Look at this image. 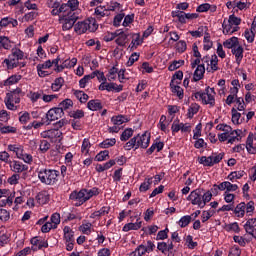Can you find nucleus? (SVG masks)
<instances>
[{
    "instance_id": "nucleus-1",
    "label": "nucleus",
    "mask_w": 256,
    "mask_h": 256,
    "mask_svg": "<svg viewBox=\"0 0 256 256\" xmlns=\"http://www.w3.org/2000/svg\"><path fill=\"white\" fill-rule=\"evenodd\" d=\"M64 14L59 16V23L62 25V31H70L73 29V25L77 23L79 17V0H68L67 3L62 4ZM77 13V14H76Z\"/></svg>"
},
{
    "instance_id": "nucleus-2",
    "label": "nucleus",
    "mask_w": 256,
    "mask_h": 256,
    "mask_svg": "<svg viewBox=\"0 0 256 256\" xmlns=\"http://www.w3.org/2000/svg\"><path fill=\"white\" fill-rule=\"evenodd\" d=\"M99 195V188L93 187L90 189L82 188L80 191H73L70 194L71 201H74L75 207H81L84 203H87L93 197Z\"/></svg>"
},
{
    "instance_id": "nucleus-3",
    "label": "nucleus",
    "mask_w": 256,
    "mask_h": 256,
    "mask_svg": "<svg viewBox=\"0 0 256 256\" xmlns=\"http://www.w3.org/2000/svg\"><path fill=\"white\" fill-rule=\"evenodd\" d=\"M151 143V134L149 132H144L143 134H138L130 139L125 145V151H131V149H147Z\"/></svg>"
},
{
    "instance_id": "nucleus-4",
    "label": "nucleus",
    "mask_w": 256,
    "mask_h": 256,
    "mask_svg": "<svg viewBox=\"0 0 256 256\" xmlns=\"http://www.w3.org/2000/svg\"><path fill=\"white\" fill-rule=\"evenodd\" d=\"M211 199H213V194L210 191L202 194L199 189L193 190L187 197V201H190L192 205H196L199 209H204Z\"/></svg>"
},
{
    "instance_id": "nucleus-5",
    "label": "nucleus",
    "mask_w": 256,
    "mask_h": 256,
    "mask_svg": "<svg viewBox=\"0 0 256 256\" xmlns=\"http://www.w3.org/2000/svg\"><path fill=\"white\" fill-rule=\"evenodd\" d=\"M23 59H25V52L19 48H12L11 54L3 60L2 65L8 70L15 69L19 67V61Z\"/></svg>"
},
{
    "instance_id": "nucleus-6",
    "label": "nucleus",
    "mask_w": 256,
    "mask_h": 256,
    "mask_svg": "<svg viewBox=\"0 0 256 256\" xmlns=\"http://www.w3.org/2000/svg\"><path fill=\"white\" fill-rule=\"evenodd\" d=\"M38 179L43 185H55L59 181V171L41 168L38 170Z\"/></svg>"
},
{
    "instance_id": "nucleus-7",
    "label": "nucleus",
    "mask_w": 256,
    "mask_h": 256,
    "mask_svg": "<svg viewBox=\"0 0 256 256\" xmlns=\"http://www.w3.org/2000/svg\"><path fill=\"white\" fill-rule=\"evenodd\" d=\"M215 88L207 87L205 91H198L194 93L195 99L201 101L202 105H209L215 107Z\"/></svg>"
},
{
    "instance_id": "nucleus-8",
    "label": "nucleus",
    "mask_w": 256,
    "mask_h": 256,
    "mask_svg": "<svg viewBox=\"0 0 256 256\" xmlns=\"http://www.w3.org/2000/svg\"><path fill=\"white\" fill-rule=\"evenodd\" d=\"M73 27L77 35H83V33H87V31L95 33V30L98 29L99 25H97L95 18H88L84 21L77 22Z\"/></svg>"
},
{
    "instance_id": "nucleus-9",
    "label": "nucleus",
    "mask_w": 256,
    "mask_h": 256,
    "mask_svg": "<svg viewBox=\"0 0 256 256\" xmlns=\"http://www.w3.org/2000/svg\"><path fill=\"white\" fill-rule=\"evenodd\" d=\"M235 217H238V219H243L245 215L248 217L253 216V213H255V202L249 201L248 203L240 202L239 204L234 206L233 211Z\"/></svg>"
},
{
    "instance_id": "nucleus-10",
    "label": "nucleus",
    "mask_w": 256,
    "mask_h": 256,
    "mask_svg": "<svg viewBox=\"0 0 256 256\" xmlns=\"http://www.w3.org/2000/svg\"><path fill=\"white\" fill-rule=\"evenodd\" d=\"M223 161V153L212 154L211 156H202L198 158V162L203 167H213V165H217Z\"/></svg>"
},
{
    "instance_id": "nucleus-11",
    "label": "nucleus",
    "mask_w": 256,
    "mask_h": 256,
    "mask_svg": "<svg viewBox=\"0 0 256 256\" xmlns=\"http://www.w3.org/2000/svg\"><path fill=\"white\" fill-rule=\"evenodd\" d=\"M64 241L66 245V251H71L75 247V231L69 226L63 228Z\"/></svg>"
},
{
    "instance_id": "nucleus-12",
    "label": "nucleus",
    "mask_w": 256,
    "mask_h": 256,
    "mask_svg": "<svg viewBox=\"0 0 256 256\" xmlns=\"http://www.w3.org/2000/svg\"><path fill=\"white\" fill-rule=\"evenodd\" d=\"M4 103L10 111H17V106H15V104L21 103V98L15 92L7 93Z\"/></svg>"
},
{
    "instance_id": "nucleus-13",
    "label": "nucleus",
    "mask_w": 256,
    "mask_h": 256,
    "mask_svg": "<svg viewBox=\"0 0 256 256\" xmlns=\"http://www.w3.org/2000/svg\"><path fill=\"white\" fill-rule=\"evenodd\" d=\"M9 167L10 170L16 175H21V173H26V171H29V166L18 160H12Z\"/></svg>"
},
{
    "instance_id": "nucleus-14",
    "label": "nucleus",
    "mask_w": 256,
    "mask_h": 256,
    "mask_svg": "<svg viewBox=\"0 0 256 256\" xmlns=\"http://www.w3.org/2000/svg\"><path fill=\"white\" fill-rule=\"evenodd\" d=\"M216 129L217 131H223V133L218 134V140L220 143H225V141L229 143V132L231 131V126L227 124H218Z\"/></svg>"
},
{
    "instance_id": "nucleus-15",
    "label": "nucleus",
    "mask_w": 256,
    "mask_h": 256,
    "mask_svg": "<svg viewBox=\"0 0 256 256\" xmlns=\"http://www.w3.org/2000/svg\"><path fill=\"white\" fill-rule=\"evenodd\" d=\"M47 5L49 9H52L50 13L53 17H57V15H60L61 13L64 15L63 4H61V2L57 0H50Z\"/></svg>"
},
{
    "instance_id": "nucleus-16",
    "label": "nucleus",
    "mask_w": 256,
    "mask_h": 256,
    "mask_svg": "<svg viewBox=\"0 0 256 256\" xmlns=\"http://www.w3.org/2000/svg\"><path fill=\"white\" fill-rule=\"evenodd\" d=\"M98 89L99 91H116V93H121V91H123V85H117L116 83L101 82Z\"/></svg>"
},
{
    "instance_id": "nucleus-17",
    "label": "nucleus",
    "mask_w": 256,
    "mask_h": 256,
    "mask_svg": "<svg viewBox=\"0 0 256 256\" xmlns=\"http://www.w3.org/2000/svg\"><path fill=\"white\" fill-rule=\"evenodd\" d=\"M65 115V112L63 109L59 107L51 108L47 113H46V118L48 121H57V119H61Z\"/></svg>"
},
{
    "instance_id": "nucleus-18",
    "label": "nucleus",
    "mask_w": 256,
    "mask_h": 256,
    "mask_svg": "<svg viewBox=\"0 0 256 256\" xmlns=\"http://www.w3.org/2000/svg\"><path fill=\"white\" fill-rule=\"evenodd\" d=\"M241 135H243V130H233V128H231V131L228 134V145H233V143H239V141L243 139V136Z\"/></svg>"
},
{
    "instance_id": "nucleus-19",
    "label": "nucleus",
    "mask_w": 256,
    "mask_h": 256,
    "mask_svg": "<svg viewBox=\"0 0 256 256\" xmlns=\"http://www.w3.org/2000/svg\"><path fill=\"white\" fill-rule=\"evenodd\" d=\"M244 229L248 235L256 240V218H250L244 224Z\"/></svg>"
},
{
    "instance_id": "nucleus-20",
    "label": "nucleus",
    "mask_w": 256,
    "mask_h": 256,
    "mask_svg": "<svg viewBox=\"0 0 256 256\" xmlns=\"http://www.w3.org/2000/svg\"><path fill=\"white\" fill-rule=\"evenodd\" d=\"M180 83L181 82H179V81L171 80L170 89H171L172 93L178 97V99H183L185 97V93L183 91V88H181V86H179Z\"/></svg>"
},
{
    "instance_id": "nucleus-21",
    "label": "nucleus",
    "mask_w": 256,
    "mask_h": 256,
    "mask_svg": "<svg viewBox=\"0 0 256 256\" xmlns=\"http://www.w3.org/2000/svg\"><path fill=\"white\" fill-rule=\"evenodd\" d=\"M16 157L17 159L24 161V163H27V165H31V163H33V156L29 153H25L23 146H20V149L16 153Z\"/></svg>"
},
{
    "instance_id": "nucleus-22",
    "label": "nucleus",
    "mask_w": 256,
    "mask_h": 256,
    "mask_svg": "<svg viewBox=\"0 0 256 256\" xmlns=\"http://www.w3.org/2000/svg\"><path fill=\"white\" fill-rule=\"evenodd\" d=\"M141 227H143V221H140V219L138 218L134 223L130 222L125 224L122 228V231L124 233H129V231H139Z\"/></svg>"
},
{
    "instance_id": "nucleus-23",
    "label": "nucleus",
    "mask_w": 256,
    "mask_h": 256,
    "mask_svg": "<svg viewBox=\"0 0 256 256\" xmlns=\"http://www.w3.org/2000/svg\"><path fill=\"white\" fill-rule=\"evenodd\" d=\"M32 251H39L41 249H47L49 243L45 240H39V238L34 237L31 239Z\"/></svg>"
},
{
    "instance_id": "nucleus-24",
    "label": "nucleus",
    "mask_w": 256,
    "mask_h": 256,
    "mask_svg": "<svg viewBox=\"0 0 256 256\" xmlns=\"http://www.w3.org/2000/svg\"><path fill=\"white\" fill-rule=\"evenodd\" d=\"M222 28L224 35H233V33H237V31H239V26H234L229 22V20L227 21V19H224Z\"/></svg>"
},
{
    "instance_id": "nucleus-25",
    "label": "nucleus",
    "mask_w": 256,
    "mask_h": 256,
    "mask_svg": "<svg viewBox=\"0 0 256 256\" xmlns=\"http://www.w3.org/2000/svg\"><path fill=\"white\" fill-rule=\"evenodd\" d=\"M40 135L43 139H59L63 133L58 129H50L43 131Z\"/></svg>"
},
{
    "instance_id": "nucleus-26",
    "label": "nucleus",
    "mask_w": 256,
    "mask_h": 256,
    "mask_svg": "<svg viewBox=\"0 0 256 256\" xmlns=\"http://www.w3.org/2000/svg\"><path fill=\"white\" fill-rule=\"evenodd\" d=\"M232 123L233 125H241L242 123H245V116H242L240 112L237 111V109L232 108Z\"/></svg>"
},
{
    "instance_id": "nucleus-27",
    "label": "nucleus",
    "mask_w": 256,
    "mask_h": 256,
    "mask_svg": "<svg viewBox=\"0 0 256 256\" xmlns=\"http://www.w3.org/2000/svg\"><path fill=\"white\" fill-rule=\"evenodd\" d=\"M109 211H111V207L109 206H103L98 211H94L90 215V219H100V217H105V215H109Z\"/></svg>"
},
{
    "instance_id": "nucleus-28",
    "label": "nucleus",
    "mask_w": 256,
    "mask_h": 256,
    "mask_svg": "<svg viewBox=\"0 0 256 256\" xmlns=\"http://www.w3.org/2000/svg\"><path fill=\"white\" fill-rule=\"evenodd\" d=\"M16 192L12 191V194L9 196H6V198H2L0 200V207H5L8 209V207H13V201L15 199Z\"/></svg>"
},
{
    "instance_id": "nucleus-29",
    "label": "nucleus",
    "mask_w": 256,
    "mask_h": 256,
    "mask_svg": "<svg viewBox=\"0 0 256 256\" xmlns=\"http://www.w3.org/2000/svg\"><path fill=\"white\" fill-rule=\"evenodd\" d=\"M232 55L235 56L237 65H241V61H243V46L238 44L235 48H233Z\"/></svg>"
},
{
    "instance_id": "nucleus-30",
    "label": "nucleus",
    "mask_w": 256,
    "mask_h": 256,
    "mask_svg": "<svg viewBox=\"0 0 256 256\" xmlns=\"http://www.w3.org/2000/svg\"><path fill=\"white\" fill-rule=\"evenodd\" d=\"M205 75V64H200L196 67L194 74H193V79L194 81H201Z\"/></svg>"
},
{
    "instance_id": "nucleus-31",
    "label": "nucleus",
    "mask_w": 256,
    "mask_h": 256,
    "mask_svg": "<svg viewBox=\"0 0 256 256\" xmlns=\"http://www.w3.org/2000/svg\"><path fill=\"white\" fill-rule=\"evenodd\" d=\"M1 48L10 51V49H13V41L7 36H0V49Z\"/></svg>"
},
{
    "instance_id": "nucleus-32",
    "label": "nucleus",
    "mask_w": 256,
    "mask_h": 256,
    "mask_svg": "<svg viewBox=\"0 0 256 256\" xmlns=\"http://www.w3.org/2000/svg\"><path fill=\"white\" fill-rule=\"evenodd\" d=\"M171 15L173 18H176L182 25H185V23H187V16L184 11L174 10L171 12Z\"/></svg>"
},
{
    "instance_id": "nucleus-33",
    "label": "nucleus",
    "mask_w": 256,
    "mask_h": 256,
    "mask_svg": "<svg viewBox=\"0 0 256 256\" xmlns=\"http://www.w3.org/2000/svg\"><path fill=\"white\" fill-rule=\"evenodd\" d=\"M246 151L249 155H256V147L253 145V135L249 134L246 139Z\"/></svg>"
},
{
    "instance_id": "nucleus-34",
    "label": "nucleus",
    "mask_w": 256,
    "mask_h": 256,
    "mask_svg": "<svg viewBox=\"0 0 256 256\" xmlns=\"http://www.w3.org/2000/svg\"><path fill=\"white\" fill-rule=\"evenodd\" d=\"M219 58H217V55H212L210 58V63L208 64L207 67V71H212V73H214V71H218L219 70Z\"/></svg>"
},
{
    "instance_id": "nucleus-35",
    "label": "nucleus",
    "mask_w": 256,
    "mask_h": 256,
    "mask_svg": "<svg viewBox=\"0 0 256 256\" xmlns=\"http://www.w3.org/2000/svg\"><path fill=\"white\" fill-rule=\"evenodd\" d=\"M223 45L226 49H235V47H238L239 44V38L233 36L230 39H227L223 42Z\"/></svg>"
},
{
    "instance_id": "nucleus-36",
    "label": "nucleus",
    "mask_w": 256,
    "mask_h": 256,
    "mask_svg": "<svg viewBox=\"0 0 256 256\" xmlns=\"http://www.w3.org/2000/svg\"><path fill=\"white\" fill-rule=\"evenodd\" d=\"M8 25H12V27H17V25H19V21L11 17H4L0 20V27H8Z\"/></svg>"
},
{
    "instance_id": "nucleus-37",
    "label": "nucleus",
    "mask_w": 256,
    "mask_h": 256,
    "mask_svg": "<svg viewBox=\"0 0 256 256\" xmlns=\"http://www.w3.org/2000/svg\"><path fill=\"white\" fill-rule=\"evenodd\" d=\"M21 79V75L14 74L3 81L4 87H11V85H17V82Z\"/></svg>"
},
{
    "instance_id": "nucleus-38",
    "label": "nucleus",
    "mask_w": 256,
    "mask_h": 256,
    "mask_svg": "<svg viewBox=\"0 0 256 256\" xmlns=\"http://www.w3.org/2000/svg\"><path fill=\"white\" fill-rule=\"evenodd\" d=\"M158 128L163 131V133H169V122H167V116L162 115L160 117Z\"/></svg>"
},
{
    "instance_id": "nucleus-39",
    "label": "nucleus",
    "mask_w": 256,
    "mask_h": 256,
    "mask_svg": "<svg viewBox=\"0 0 256 256\" xmlns=\"http://www.w3.org/2000/svg\"><path fill=\"white\" fill-rule=\"evenodd\" d=\"M87 107L90 111H100V109H103V104L101 100H90L87 103Z\"/></svg>"
},
{
    "instance_id": "nucleus-40",
    "label": "nucleus",
    "mask_w": 256,
    "mask_h": 256,
    "mask_svg": "<svg viewBox=\"0 0 256 256\" xmlns=\"http://www.w3.org/2000/svg\"><path fill=\"white\" fill-rule=\"evenodd\" d=\"M79 230L83 235H91V233H93V224L91 222H83Z\"/></svg>"
},
{
    "instance_id": "nucleus-41",
    "label": "nucleus",
    "mask_w": 256,
    "mask_h": 256,
    "mask_svg": "<svg viewBox=\"0 0 256 256\" xmlns=\"http://www.w3.org/2000/svg\"><path fill=\"white\" fill-rule=\"evenodd\" d=\"M113 165H115V160H109L108 162H106L104 164H98L96 166V171L98 173H103V171H107V170L111 169L113 167Z\"/></svg>"
},
{
    "instance_id": "nucleus-42",
    "label": "nucleus",
    "mask_w": 256,
    "mask_h": 256,
    "mask_svg": "<svg viewBox=\"0 0 256 256\" xmlns=\"http://www.w3.org/2000/svg\"><path fill=\"white\" fill-rule=\"evenodd\" d=\"M113 125H123V123H129V118L125 115L113 116L111 118Z\"/></svg>"
},
{
    "instance_id": "nucleus-43",
    "label": "nucleus",
    "mask_w": 256,
    "mask_h": 256,
    "mask_svg": "<svg viewBox=\"0 0 256 256\" xmlns=\"http://www.w3.org/2000/svg\"><path fill=\"white\" fill-rule=\"evenodd\" d=\"M199 109H200L199 104L197 103L191 104L187 112L188 119H193V117H195V115L199 113Z\"/></svg>"
},
{
    "instance_id": "nucleus-44",
    "label": "nucleus",
    "mask_w": 256,
    "mask_h": 256,
    "mask_svg": "<svg viewBox=\"0 0 256 256\" xmlns=\"http://www.w3.org/2000/svg\"><path fill=\"white\" fill-rule=\"evenodd\" d=\"M65 83V79L63 77L56 78L51 85V89L54 92L61 91V87H63Z\"/></svg>"
},
{
    "instance_id": "nucleus-45",
    "label": "nucleus",
    "mask_w": 256,
    "mask_h": 256,
    "mask_svg": "<svg viewBox=\"0 0 256 256\" xmlns=\"http://www.w3.org/2000/svg\"><path fill=\"white\" fill-rule=\"evenodd\" d=\"M141 43H143V39H141V35L134 34L132 36V41L129 45V48L130 49H137V47H139V45H141Z\"/></svg>"
},
{
    "instance_id": "nucleus-46",
    "label": "nucleus",
    "mask_w": 256,
    "mask_h": 256,
    "mask_svg": "<svg viewBox=\"0 0 256 256\" xmlns=\"http://www.w3.org/2000/svg\"><path fill=\"white\" fill-rule=\"evenodd\" d=\"M91 149V141H89L88 138H84L82 141V146H81V153L87 157L89 155V151Z\"/></svg>"
},
{
    "instance_id": "nucleus-47",
    "label": "nucleus",
    "mask_w": 256,
    "mask_h": 256,
    "mask_svg": "<svg viewBox=\"0 0 256 256\" xmlns=\"http://www.w3.org/2000/svg\"><path fill=\"white\" fill-rule=\"evenodd\" d=\"M153 183V178H146L145 181L140 185V193H145L151 189V184Z\"/></svg>"
},
{
    "instance_id": "nucleus-48",
    "label": "nucleus",
    "mask_w": 256,
    "mask_h": 256,
    "mask_svg": "<svg viewBox=\"0 0 256 256\" xmlns=\"http://www.w3.org/2000/svg\"><path fill=\"white\" fill-rule=\"evenodd\" d=\"M91 79H95V74L85 75L82 79H80L79 87L81 89H85V87H87V84L91 81Z\"/></svg>"
},
{
    "instance_id": "nucleus-49",
    "label": "nucleus",
    "mask_w": 256,
    "mask_h": 256,
    "mask_svg": "<svg viewBox=\"0 0 256 256\" xmlns=\"http://www.w3.org/2000/svg\"><path fill=\"white\" fill-rule=\"evenodd\" d=\"M117 143L115 138H107L103 142L100 143L101 149H109V147H113Z\"/></svg>"
},
{
    "instance_id": "nucleus-50",
    "label": "nucleus",
    "mask_w": 256,
    "mask_h": 256,
    "mask_svg": "<svg viewBox=\"0 0 256 256\" xmlns=\"http://www.w3.org/2000/svg\"><path fill=\"white\" fill-rule=\"evenodd\" d=\"M28 97L31 101V103H37L38 99L43 98V90L37 91V92H30L28 94Z\"/></svg>"
},
{
    "instance_id": "nucleus-51",
    "label": "nucleus",
    "mask_w": 256,
    "mask_h": 256,
    "mask_svg": "<svg viewBox=\"0 0 256 256\" xmlns=\"http://www.w3.org/2000/svg\"><path fill=\"white\" fill-rule=\"evenodd\" d=\"M213 47V41H211V36L209 33H206L203 40V49L204 51H209Z\"/></svg>"
},
{
    "instance_id": "nucleus-52",
    "label": "nucleus",
    "mask_w": 256,
    "mask_h": 256,
    "mask_svg": "<svg viewBox=\"0 0 256 256\" xmlns=\"http://www.w3.org/2000/svg\"><path fill=\"white\" fill-rule=\"evenodd\" d=\"M30 120L31 114H29V112L25 111L19 113V121L22 125H27V123H29Z\"/></svg>"
},
{
    "instance_id": "nucleus-53",
    "label": "nucleus",
    "mask_w": 256,
    "mask_h": 256,
    "mask_svg": "<svg viewBox=\"0 0 256 256\" xmlns=\"http://www.w3.org/2000/svg\"><path fill=\"white\" fill-rule=\"evenodd\" d=\"M225 230L228 231V233H239V231H241V228H239V223L233 222L226 225Z\"/></svg>"
},
{
    "instance_id": "nucleus-54",
    "label": "nucleus",
    "mask_w": 256,
    "mask_h": 256,
    "mask_svg": "<svg viewBox=\"0 0 256 256\" xmlns=\"http://www.w3.org/2000/svg\"><path fill=\"white\" fill-rule=\"evenodd\" d=\"M50 223L54 226V229H57L59 224L61 223V214L53 213L50 217Z\"/></svg>"
},
{
    "instance_id": "nucleus-55",
    "label": "nucleus",
    "mask_w": 256,
    "mask_h": 256,
    "mask_svg": "<svg viewBox=\"0 0 256 256\" xmlns=\"http://www.w3.org/2000/svg\"><path fill=\"white\" fill-rule=\"evenodd\" d=\"M244 176H245V171L239 170V171L231 172L228 175V179L229 181H235V179H241V177H244Z\"/></svg>"
},
{
    "instance_id": "nucleus-56",
    "label": "nucleus",
    "mask_w": 256,
    "mask_h": 256,
    "mask_svg": "<svg viewBox=\"0 0 256 256\" xmlns=\"http://www.w3.org/2000/svg\"><path fill=\"white\" fill-rule=\"evenodd\" d=\"M133 133L134 131L131 128H126L121 136H120V140L121 141H129V139H131V137H133Z\"/></svg>"
},
{
    "instance_id": "nucleus-57",
    "label": "nucleus",
    "mask_w": 256,
    "mask_h": 256,
    "mask_svg": "<svg viewBox=\"0 0 256 256\" xmlns=\"http://www.w3.org/2000/svg\"><path fill=\"white\" fill-rule=\"evenodd\" d=\"M74 95L79 99L80 103H87L89 100V95L85 94V92L81 90H76Z\"/></svg>"
},
{
    "instance_id": "nucleus-58",
    "label": "nucleus",
    "mask_w": 256,
    "mask_h": 256,
    "mask_svg": "<svg viewBox=\"0 0 256 256\" xmlns=\"http://www.w3.org/2000/svg\"><path fill=\"white\" fill-rule=\"evenodd\" d=\"M73 107V100L71 99H65L59 104V108L62 109V111H67L68 109H71Z\"/></svg>"
},
{
    "instance_id": "nucleus-59",
    "label": "nucleus",
    "mask_w": 256,
    "mask_h": 256,
    "mask_svg": "<svg viewBox=\"0 0 256 256\" xmlns=\"http://www.w3.org/2000/svg\"><path fill=\"white\" fill-rule=\"evenodd\" d=\"M147 253L145 245L140 244L133 252H131V256H143Z\"/></svg>"
},
{
    "instance_id": "nucleus-60",
    "label": "nucleus",
    "mask_w": 256,
    "mask_h": 256,
    "mask_svg": "<svg viewBox=\"0 0 256 256\" xmlns=\"http://www.w3.org/2000/svg\"><path fill=\"white\" fill-rule=\"evenodd\" d=\"M191 219H192V217L190 215L181 217L180 220L178 221L179 227H181L182 229L187 227V225H189V223H191Z\"/></svg>"
},
{
    "instance_id": "nucleus-61",
    "label": "nucleus",
    "mask_w": 256,
    "mask_h": 256,
    "mask_svg": "<svg viewBox=\"0 0 256 256\" xmlns=\"http://www.w3.org/2000/svg\"><path fill=\"white\" fill-rule=\"evenodd\" d=\"M37 199L40 205H45V203H49V194L47 192H40L37 195Z\"/></svg>"
},
{
    "instance_id": "nucleus-62",
    "label": "nucleus",
    "mask_w": 256,
    "mask_h": 256,
    "mask_svg": "<svg viewBox=\"0 0 256 256\" xmlns=\"http://www.w3.org/2000/svg\"><path fill=\"white\" fill-rule=\"evenodd\" d=\"M9 219H11V213L7 209L0 208V221L6 223Z\"/></svg>"
},
{
    "instance_id": "nucleus-63",
    "label": "nucleus",
    "mask_w": 256,
    "mask_h": 256,
    "mask_svg": "<svg viewBox=\"0 0 256 256\" xmlns=\"http://www.w3.org/2000/svg\"><path fill=\"white\" fill-rule=\"evenodd\" d=\"M106 159H109V150L100 151L96 156V161H105Z\"/></svg>"
},
{
    "instance_id": "nucleus-64",
    "label": "nucleus",
    "mask_w": 256,
    "mask_h": 256,
    "mask_svg": "<svg viewBox=\"0 0 256 256\" xmlns=\"http://www.w3.org/2000/svg\"><path fill=\"white\" fill-rule=\"evenodd\" d=\"M119 73V69H117L116 67H112L107 75V79L108 81H115V79H117V75Z\"/></svg>"
}]
</instances>
